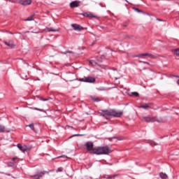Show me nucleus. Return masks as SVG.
Returning a JSON list of instances; mask_svg holds the SVG:
<instances>
[{
  "instance_id": "1",
  "label": "nucleus",
  "mask_w": 179,
  "mask_h": 179,
  "mask_svg": "<svg viewBox=\"0 0 179 179\" xmlns=\"http://www.w3.org/2000/svg\"><path fill=\"white\" fill-rule=\"evenodd\" d=\"M101 115L106 118V120H108V117H114L116 118H120L121 115H122V112L117 111L115 110L110 109V110H102ZM108 116V117H107Z\"/></svg>"
},
{
  "instance_id": "2",
  "label": "nucleus",
  "mask_w": 179,
  "mask_h": 179,
  "mask_svg": "<svg viewBox=\"0 0 179 179\" xmlns=\"http://www.w3.org/2000/svg\"><path fill=\"white\" fill-rule=\"evenodd\" d=\"M111 153V150L108 149L107 147H97L93 149L92 155H110Z\"/></svg>"
},
{
  "instance_id": "3",
  "label": "nucleus",
  "mask_w": 179,
  "mask_h": 179,
  "mask_svg": "<svg viewBox=\"0 0 179 179\" xmlns=\"http://www.w3.org/2000/svg\"><path fill=\"white\" fill-rule=\"evenodd\" d=\"M80 82H84L85 83H96V78L94 77H84L79 79Z\"/></svg>"
},
{
  "instance_id": "4",
  "label": "nucleus",
  "mask_w": 179,
  "mask_h": 179,
  "mask_svg": "<svg viewBox=\"0 0 179 179\" xmlns=\"http://www.w3.org/2000/svg\"><path fill=\"white\" fill-rule=\"evenodd\" d=\"M85 146H86L87 152H89V153H90V155H92L93 153V150L94 149V148H93L94 146L93 143L92 141L87 142L85 143Z\"/></svg>"
},
{
  "instance_id": "5",
  "label": "nucleus",
  "mask_w": 179,
  "mask_h": 179,
  "mask_svg": "<svg viewBox=\"0 0 179 179\" xmlns=\"http://www.w3.org/2000/svg\"><path fill=\"white\" fill-rule=\"evenodd\" d=\"M3 44H5V45H7V47H9V48H15V42H13V41L12 40H8V41H3Z\"/></svg>"
},
{
  "instance_id": "6",
  "label": "nucleus",
  "mask_w": 179,
  "mask_h": 179,
  "mask_svg": "<svg viewBox=\"0 0 179 179\" xmlns=\"http://www.w3.org/2000/svg\"><path fill=\"white\" fill-rule=\"evenodd\" d=\"M71 27L73 28V30L76 31H82V30H85V28L77 24H72Z\"/></svg>"
},
{
  "instance_id": "7",
  "label": "nucleus",
  "mask_w": 179,
  "mask_h": 179,
  "mask_svg": "<svg viewBox=\"0 0 179 179\" xmlns=\"http://www.w3.org/2000/svg\"><path fill=\"white\" fill-rule=\"evenodd\" d=\"M47 173H48V172L45 171H41V172L38 173L37 174L31 176V177H33L36 179H40V178H41V177H43V176L47 174Z\"/></svg>"
},
{
  "instance_id": "8",
  "label": "nucleus",
  "mask_w": 179,
  "mask_h": 179,
  "mask_svg": "<svg viewBox=\"0 0 179 179\" xmlns=\"http://www.w3.org/2000/svg\"><path fill=\"white\" fill-rule=\"evenodd\" d=\"M19 3L23 6H27V5H30L31 3V0H20Z\"/></svg>"
},
{
  "instance_id": "9",
  "label": "nucleus",
  "mask_w": 179,
  "mask_h": 179,
  "mask_svg": "<svg viewBox=\"0 0 179 179\" xmlns=\"http://www.w3.org/2000/svg\"><path fill=\"white\" fill-rule=\"evenodd\" d=\"M17 148L21 150V152H27L29 150V148L26 145H22V144H17Z\"/></svg>"
},
{
  "instance_id": "10",
  "label": "nucleus",
  "mask_w": 179,
  "mask_h": 179,
  "mask_svg": "<svg viewBox=\"0 0 179 179\" xmlns=\"http://www.w3.org/2000/svg\"><path fill=\"white\" fill-rule=\"evenodd\" d=\"M80 3V1H72L71 3H70V8H78Z\"/></svg>"
},
{
  "instance_id": "11",
  "label": "nucleus",
  "mask_w": 179,
  "mask_h": 179,
  "mask_svg": "<svg viewBox=\"0 0 179 179\" xmlns=\"http://www.w3.org/2000/svg\"><path fill=\"white\" fill-rule=\"evenodd\" d=\"M82 16H85V17H96V16L93 15L90 12H87L84 13H80Z\"/></svg>"
},
{
  "instance_id": "12",
  "label": "nucleus",
  "mask_w": 179,
  "mask_h": 179,
  "mask_svg": "<svg viewBox=\"0 0 179 179\" xmlns=\"http://www.w3.org/2000/svg\"><path fill=\"white\" fill-rule=\"evenodd\" d=\"M3 132H10V130H8L5 128V126L0 124V134Z\"/></svg>"
},
{
  "instance_id": "13",
  "label": "nucleus",
  "mask_w": 179,
  "mask_h": 179,
  "mask_svg": "<svg viewBox=\"0 0 179 179\" xmlns=\"http://www.w3.org/2000/svg\"><path fill=\"white\" fill-rule=\"evenodd\" d=\"M144 121H145V122H155V120L153 117H144Z\"/></svg>"
},
{
  "instance_id": "14",
  "label": "nucleus",
  "mask_w": 179,
  "mask_h": 179,
  "mask_svg": "<svg viewBox=\"0 0 179 179\" xmlns=\"http://www.w3.org/2000/svg\"><path fill=\"white\" fill-rule=\"evenodd\" d=\"M129 96H130L131 97L134 96V97H139V93L136 92H129L128 94Z\"/></svg>"
},
{
  "instance_id": "15",
  "label": "nucleus",
  "mask_w": 179,
  "mask_h": 179,
  "mask_svg": "<svg viewBox=\"0 0 179 179\" xmlns=\"http://www.w3.org/2000/svg\"><path fill=\"white\" fill-rule=\"evenodd\" d=\"M159 177L162 179H166L167 178V174L164 173H159Z\"/></svg>"
},
{
  "instance_id": "16",
  "label": "nucleus",
  "mask_w": 179,
  "mask_h": 179,
  "mask_svg": "<svg viewBox=\"0 0 179 179\" xmlns=\"http://www.w3.org/2000/svg\"><path fill=\"white\" fill-rule=\"evenodd\" d=\"M34 15H36V13H34V15H31L30 17H29L28 18L24 20V21L25 22H31V20H33V17H34Z\"/></svg>"
},
{
  "instance_id": "17",
  "label": "nucleus",
  "mask_w": 179,
  "mask_h": 179,
  "mask_svg": "<svg viewBox=\"0 0 179 179\" xmlns=\"http://www.w3.org/2000/svg\"><path fill=\"white\" fill-rule=\"evenodd\" d=\"M89 64L92 65V66H96V65H97V62L94 60H89Z\"/></svg>"
},
{
  "instance_id": "18",
  "label": "nucleus",
  "mask_w": 179,
  "mask_h": 179,
  "mask_svg": "<svg viewBox=\"0 0 179 179\" xmlns=\"http://www.w3.org/2000/svg\"><path fill=\"white\" fill-rule=\"evenodd\" d=\"M139 108H143L144 110H146L149 108V105H148V103H145V105L139 106Z\"/></svg>"
},
{
  "instance_id": "19",
  "label": "nucleus",
  "mask_w": 179,
  "mask_h": 179,
  "mask_svg": "<svg viewBox=\"0 0 179 179\" xmlns=\"http://www.w3.org/2000/svg\"><path fill=\"white\" fill-rule=\"evenodd\" d=\"M144 57H149L150 58H153L155 56L150 53H143Z\"/></svg>"
},
{
  "instance_id": "20",
  "label": "nucleus",
  "mask_w": 179,
  "mask_h": 179,
  "mask_svg": "<svg viewBox=\"0 0 179 179\" xmlns=\"http://www.w3.org/2000/svg\"><path fill=\"white\" fill-rule=\"evenodd\" d=\"M117 176H118L117 174L113 175L112 177H110V176L106 175L105 176V178L106 179H112V178H115V177H117Z\"/></svg>"
},
{
  "instance_id": "21",
  "label": "nucleus",
  "mask_w": 179,
  "mask_h": 179,
  "mask_svg": "<svg viewBox=\"0 0 179 179\" xmlns=\"http://www.w3.org/2000/svg\"><path fill=\"white\" fill-rule=\"evenodd\" d=\"M91 99L92 101H95L96 103L100 101V99L96 96H92Z\"/></svg>"
},
{
  "instance_id": "22",
  "label": "nucleus",
  "mask_w": 179,
  "mask_h": 179,
  "mask_svg": "<svg viewBox=\"0 0 179 179\" xmlns=\"http://www.w3.org/2000/svg\"><path fill=\"white\" fill-rule=\"evenodd\" d=\"M173 52L176 55L177 57H179V49H175L173 50Z\"/></svg>"
},
{
  "instance_id": "23",
  "label": "nucleus",
  "mask_w": 179,
  "mask_h": 179,
  "mask_svg": "<svg viewBox=\"0 0 179 179\" xmlns=\"http://www.w3.org/2000/svg\"><path fill=\"white\" fill-rule=\"evenodd\" d=\"M27 127H29L32 131H34V124L31 123L30 124H28Z\"/></svg>"
},
{
  "instance_id": "24",
  "label": "nucleus",
  "mask_w": 179,
  "mask_h": 179,
  "mask_svg": "<svg viewBox=\"0 0 179 179\" xmlns=\"http://www.w3.org/2000/svg\"><path fill=\"white\" fill-rule=\"evenodd\" d=\"M7 166L8 167H13V166H15V162H9L7 163Z\"/></svg>"
},
{
  "instance_id": "25",
  "label": "nucleus",
  "mask_w": 179,
  "mask_h": 179,
  "mask_svg": "<svg viewBox=\"0 0 179 179\" xmlns=\"http://www.w3.org/2000/svg\"><path fill=\"white\" fill-rule=\"evenodd\" d=\"M47 31H58V29H54L52 28H47Z\"/></svg>"
},
{
  "instance_id": "26",
  "label": "nucleus",
  "mask_w": 179,
  "mask_h": 179,
  "mask_svg": "<svg viewBox=\"0 0 179 179\" xmlns=\"http://www.w3.org/2000/svg\"><path fill=\"white\" fill-rule=\"evenodd\" d=\"M134 10H135L136 12H138V13H142V10H139V8H133Z\"/></svg>"
},
{
  "instance_id": "27",
  "label": "nucleus",
  "mask_w": 179,
  "mask_h": 179,
  "mask_svg": "<svg viewBox=\"0 0 179 179\" xmlns=\"http://www.w3.org/2000/svg\"><path fill=\"white\" fill-rule=\"evenodd\" d=\"M135 57L137 58H141V57H144V55H143V53H141V54L136 55Z\"/></svg>"
},
{
  "instance_id": "28",
  "label": "nucleus",
  "mask_w": 179,
  "mask_h": 179,
  "mask_svg": "<svg viewBox=\"0 0 179 179\" xmlns=\"http://www.w3.org/2000/svg\"><path fill=\"white\" fill-rule=\"evenodd\" d=\"M74 136H83V134H74V135L70 136V138H73Z\"/></svg>"
},
{
  "instance_id": "29",
  "label": "nucleus",
  "mask_w": 179,
  "mask_h": 179,
  "mask_svg": "<svg viewBox=\"0 0 179 179\" xmlns=\"http://www.w3.org/2000/svg\"><path fill=\"white\" fill-rule=\"evenodd\" d=\"M32 110H36L37 111H43V109H39L38 108H31Z\"/></svg>"
},
{
  "instance_id": "30",
  "label": "nucleus",
  "mask_w": 179,
  "mask_h": 179,
  "mask_svg": "<svg viewBox=\"0 0 179 179\" xmlns=\"http://www.w3.org/2000/svg\"><path fill=\"white\" fill-rule=\"evenodd\" d=\"M63 169L62 168H58L57 170V173H61Z\"/></svg>"
},
{
  "instance_id": "31",
  "label": "nucleus",
  "mask_w": 179,
  "mask_h": 179,
  "mask_svg": "<svg viewBox=\"0 0 179 179\" xmlns=\"http://www.w3.org/2000/svg\"><path fill=\"white\" fill-rule=\"evenodd\" d=\"M150 143L152 146H156V145H157L155 141H151Z\"/></svg>"
},
{
  "instance_id": "32",
  "label": "nucleus",
  "mask_w": 179,
  "mask_h": 179,
  "mask_svg": "<svg viewBox=\"0 0 179 179\" xmlns=\"http://www.w3.org/2000/svg\"><path fill=\"white\" fill-rule=\"evenodd\" d=\"M19 159V158H17V157H13L12 159H11V160L13 161V162H15V160H18Z\"/></svg>"
},
{
  "instance_id": "33",
  "label": "nucleus",
  "mask_w": 179,
  "mask_h": 179,
  "mask_svg": "<svg viewBox=\"0 0 179 179\" xmlns=\"http://www.w3.org/2000/svg\"><path fill=\"white\" fill-rule=\"evenodd\" d=\"M139 62H141V64H147L148 65H149V62H148L140 61Z\"/></svg>"
},
{
  "instance_id": "34",
  "label": "nucleus",
  "mask_w": 179,
  "mask_h": 179,
  "mask_svg": "<svg viewBox=\"0 0 179 179\" xmlns=\"http://www.w3.org/2000/svg\"><path fill=\"white\" fill-rule=\"evenodd\" d=\"M113 75H117V73H118V71L117 70H115V71H113Z\"/></svg>"
},
{
  "instance_id": "35",
  "label": "nucleus",
  "mask_w": 179,
  "mask_h": 179,
  "mask_svg": "<svg viewBox=\"0 0 179 179\" xmlns=\"http://www.w3.org/2000/svg\"><path fill=\"white\" fill-rule=\"evenodd\" d=\"M41 101H48V99H41Z\"/></svg>"
},
{
  "instance_id": "36",
  "label": "nucleus",
  "mask_w": 179,
  "mask_h": 179,
  "mask_svg": "<svg viewBox=\"0 0 179 179\" xmlns=\"http://www.w3.org/2000/svg\"><path fill=\"white\" fill-rule=\"evenodd\" d=\"M66 54H72V51H67L66 52Z\"/></svg>"
},
{
  "instance_id": "37",
  "label": "nucleus",
  "mask_w": 179,
  "mask_h": 179,
  "mask_svg": "<svg viewBox=\"0 0 179 179\" xmlns=\"http://www.w3.org/2000/svg\"><path fill=\"white\" fill-rule=\"evenodd\" d=\"M157 20H158V22H162V20L159 18H157Z\"/></svg>"
},
{
  "instance_id": "38",
  "label": "nucleus",
  "mask_w": 179,
  "mask_h": 179,
  "mask_svg": "<svg viewBox=\"0 0 179 179\" xmlns=\"http://www.w3.org/2000/svg\"><path fill=\"white\" fill-rule=\"evenodd\" d=\"M76 87H79L78 85H75L74 88L76 89Z\"/></svg>"
},
{
  "instance_id": "39",
  "label": "nucleus",
  "mask_w": 179,
  "mask_h": 179,
  "mask_svg": "<svg viewBox=\"0 0 179 179\" xmlns=\"http://www.w3.org/2000/svg\"><path fill=\"white\" fill-rule=\"evenodd\" d=\"M66 73H71V75H73L71 71L66 72Z\"/></svg>"
},
{
  "instance_id": "40",
  "label": "nucleus",
  "mask_w": 179,
  "mask_h": 179,
  "mask_svg": "<svg viewBox=\"0 0 179 179\" xmlns=\"http://www.w3.org/2000/svg\"><path fill=\"white\" fill-rule=\"evenodd\" d=\"M113 78H115V80H117L118 79V78H117V76H113Z\"/></svg>"
},
{
  "instance_id": "41",
  "label": "nucleus",
  "mask_w": 179,
  "mask_h": 179,
  "mask_svg": "<svg viewBox=\"0 0 179 179\" xmlns=\"http://www.w3.org/2000/svg\"><path fill=\"white\" fill-rule=\"evenodd\" d=\"M6 176H8V177H10V173H6Z\"/></svg>"
},
{
  "instance_id": "42",
  "label": "nucleus",
  "mask_w": 179,
  "mask_h": 179,
  "mask_svg": "<svg viewBox=\"0 0 179 179\" xmlns=\"http://www.w3.org/2000/svg\"><path fill=\"white\" fill-rule=\"evenodd\" d=\"M178 85H179V80L177 81Z\"/></svg>"
},
{
  "instance_id": "43",
  "label": "nucleus",
  "mask_w": 179,
  "mask_h": 179,
  "mask_svg": "<svg viewBox=\"0 0 179 179\" xmlns=\"http://www.w3.org/2000/svg\"><path fill=\"white\" fill-rule=\"evenodd\" d=\"M124 1H125L126 2H127V3H129V2H128V0H124Z\"/></svg>"
},
{
  "instance_id": "44",
  "label": "nucleus",
  "mask_w": 179,
  "mask_h": 179,
  "mask_svg": "<svg viewBox=\"0 0 179 179\" xmlns=\"http://www.w3.org/2000/svg\"><path fill=\"white\" fill-rule=\"evenodd\" d=\"M124 27H127V24H124Z\"/></svg>"
},
{
  "instance_id": "45",
  "label": "nucleus",
  "mask_w": 179,
  "mask_h": 179,
  "mask_svg": "<svg viewBox=\"0 0 179 179\" xmlns=\"http://www.w3.org/2000/svg\"><path fill=\"white\" fill-rule=\"evenodd\" d=\"M8 1H9V2H13V1H10V0H8Z\"/></svg>"
},
{
  "instance_id": "46",
  "label": "nucleus",
  "mask_w": 179,
  "mask_h": 179,
  "mask_svg": "<svg viewBox=\"0 0 179 179\" xmlns=\"http://www.w3.org/2000/svg\"><path fill=\"white\" fill-rule=\"evenodd\" d=\"M1 174H3V172H1Z\"/></svg>"
},
{
  "instance_id": "47",
  "label": "nucleus",
  "mask_w": 179,
  "mask_h": 179,
  "mask_svg": "<svg viewBox=\"0 0 179 179\" xmlns=\"http://www.w3.org/2000/svg\"><path fill=\"white\" fill-rule=\"evenodd\" d=\"M178 16H179V14H178Z\"/></svg>"
}]
</instances>
